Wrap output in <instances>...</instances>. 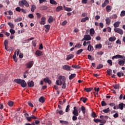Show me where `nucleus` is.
<instances>
[{"label":"nucleus","mask_w":125,"mask_h":125,"mask_svg":"<svg viewBox=\"0 0 125 125\" xmlns=\"http://www.w3.org/2000/svg\"><path fill=\"white\" fill-rule=\"evenodd\" d=\"M36 8V7L35 5H31V12H34Z\"/></svg>","instance_id":"nucleus-36"},{"label":"nucleus","mask_w":125,"mask_h":125,"mask_svg":"<svg viewBox=\"0 0 125 125\" xmlns=\"http://www.w3.org/2000/svg\"><path fill=\"white\" fill-rule=\"evenodd\" d=\"M89 20V17H86L84 18H83L81 19V21H81V22H85L86 21Z\"/></svg>","instance_id":"nucleus-22"},{"label":"nucleus","mask_w":125,"mask_h":125,"mask_svg":"<svg viewBox=\"0 0 125 125\" xmlns=\"http://www.w3.org/2000/svg\"><path fill=\"white\" fill-rule=\"evenodd\" d=\"M7 105L10 107H12L14 105V102L12 101H9L7 103Z\"/></svg>","instance_id":"nucleus-38"},{"label":"nucleus","mask_w":125,"mask_h":125,"mask_svg":"<svg viewBox=\"0 0 125 125\" xmlns=\"http://www.w3.org/2000/svg\"><path fill=\"white\" fill-rule=\"evenodd\" d=\"M69 107H70V106L69 105H67L65 109L66 112H69V111L70 110Z\"/></svg>","instance_id":"nucleus-50"},{"label":"nucleus","mask_w":125,"mask_h":125,"mask_svg":"<svg viewBox=\"0 0 125 125\" xmlns=\"http://www.w3.org/2000/svg\"><path fill=\"white\" fill-rule=\"evenodd\" d=\"M87 50L88 51H93V47L91 45V44H89L87 47Z\"/></svg>","instance_id":"nucleus-18"},{"label":"nucleus","mask_w":125,"mask_h":125,"mask_svg":"<svg viewBox=\"0 0 125 125\" xmlns=\"http://www.w3.org/2000/svg\"><path fill=\"white\" fill-rule=\"evenodd\" d=\"M36 55L38 57L42 56V52L40 50H37L36 51Z\"/></svg>","instance_id":"nucleus-15"},{"label":"nucleus","mask_w":125,"mask_h":125,"mask_svg":"<svg viewBox=\"0 0 125 125\" xmlns=\"http://www.w3.org/2000/svg\"><path fill=\"white\" fill-rule=\"evenodd\" d=\"M120 23H121V22L116 21L115 22L114 24H113V26H114L115 28H116V27H119V25Z\"/></svg>","instance_id":"nucleus-24"},{"label":"nucleus","mask_w":125,"mask_h":125,"mask_svg":"<svg viewBox=\"0 0 125 125\" xmlns=\"http://www.w3.org/2000/svg\"><path fill=\"white\" fill-rule=\"evenodd\" d=\"M43 81L44 83H48L49 84H52V81L51 80H49L48 78H46L43 79Z\"/></svg>","instance_id":"nucleus-11"},{"label":"nucleus","mask_w":125,"mask_h":125,"mask_svg":"<svg viewBox=\"0 0 125 125\" xmlns=\"http://www.w3.org/2000/svg\"><path fill=\"white\" fill-rule=\"evenodd\" d=\"M44 27H45V28L46 29H50V25L49 24H46L44 26Z\"/></svg>","instance_id":"nucleus-54"},{"label":"nucleus","mask_w":125,"mask_h":125,"mask_svg":"<svg viewBox=\"0 0 125 125\" xmlns=\"http://www.w3.org/2000/svg\"><path fill=\"white\" fill-rule=\"evenodd\" d=\"M107 63H108L110 65V66H112L113 65L112 61L111 60H108L107 61Z\"/></svg>","instance_id":"nucleus-46"},{"label":"nucleus","mask_w":125,"mask_h":125,"mask_svg":"<svg viewBox=\"0 0 125 125\" xmlns=\"http://www.w3.org/2000/svg\"><path fill=\"white\" fill-rule=\"evenodd\" d=\"M49 2H50V3L53 5L57 4V2L54 0H50Z\"/></svg>","instance_id":"nucleus-39"},{"label":"nucleus","mask_w":125,"mask_h":125,"mask_svg":"<svg viewBox=\"0 0 125 125\" xmlns=\"http://www.w3.org/2000/svg\"><path fill=\"white\" fill-rule=\"evenodd\" d=\"M118 64L120 65V66H123L125 64V61L123 60H118Z\"/></svg>","instance_id":"nucleus-16"},{"label":"nucleus","mask_w":125,"mask_h":125,"mask_svg":"<svg viewBox=\"0 0 125 125\" xmlns=\"http://www.w3.org/2000/svg\"><path fill=\"white\" fill-rule=\"evenodd\" d=\"M101 104H102V106H106V103L104 101H103L101 102Z\"/></svg>","instance_id":"nucleus-55"},{"label":"nucleus","mask_w":125,"mask_h":125,"mask_svg":"<svg viewBox=\"0 0 125 125\" xmlns=\"http://www.w3.org/2000/svg\"><path fill=\"white\" fill-rule=\"evenodd\" d=\"M62 10V6H59L58 7H56V11L57 12H60V11Z\"/></svg>","instance_id":"nucleus-26"},{"label":"nucleus","mask_w":125,"mask_h":125,"mask_svg":"<svg viewBox=\"0 0 125 125\" xmlns=\"http://www.w3.org/2000/svg\"><path fill=\"white\" fill-rule=\"evenodd\" d=\"M28 17H29V18H30L31 19H32L33 18H34V16L32 14H29L28 15Z\"/></svg>","instance_id":"nucleus-51"},{"label":"nucleus","mask_w":125,"mask_h":125,"mask_svg":"<svg viewBox=\"0 0 125 125\" xmlns=\"http://www.w3.org/2000/svg\"><path fill=\"white\" fill-rule=\"evenodd\" d=\"M83 51V49H80L79 50L77 51L76 54L77 55H80L81 53H82Z\"/></svg>","instance_id":"nucleus-45"},{"label":"nucleus","mask_w":125,"mask_h":125,"mask_svg":"<svg viewBox=\"0 0 125 125\" xmlns=\"http://www.w3.org/2000/svg\"><path fill=\"white\" fill-rule=\"evenodd\" d=\"M123 56H122L121 55L118 54V55H116L114 56H113V57H112V60H114L115 59L123 58Z\"/></svg>","instance_id":"nucleus-12"},{"label":"nucleus","mask_w":125,"mask_h":125,"mask_svg":"<svg viewBox=\"0 0 125 125\" xmlns=\"http://www.w3.org/2000/svg\"><path fill=\"white\" fill-rule=\"evenodd\" d=\"M39 102L41 103H44V97H41V98H39Z\"/></svg>","instance_id":"nucleus-35"},{"label":"nucleus","mask_w":125,"mask_h":125,"mask_svg":"<svg viewBox=\"0 0 125 125\" xmlns=\"http://www.w3.org/2000/svg\"><path fill=\"white\" fill-rule=\"evenodd\" d=\"M28 87H32L34 86V83L33 81H29L27 82V84Z\"/></svg>","instance_id":"nucleus-8"},{"label":"nucleus","mask_w":125,"mask_h":125,"mask_svg":"<svg viewBox=\"0 0 125 125\" xmlns=\"http://www.w3.org/2000/svg\"><path fill=\"white\" fill-rule=\"evenodd\" d=\"M64 10H65V11H66L67 12H71L72 11L71 8H69V7H65V8H64Z\"/></svg>","instance_id":"nucleus-47"},{"label":"nucleus","mask_w":125,"mask_h":125,"mask_svg":"<svg viewBox=\"0 0 125 125\" xmlns=\"http://www.w3.org/2000/svg\"><path fill=\"white\" fill-rule=\"evenodd\" d=\"M109 108L108 107L106 109H105L104 110H103V112H104V113H108L109 112Z\"/></svg>","instance_id":"nucleus-44"},{"label":"nucleus","mask_w":125,"mask_h":125,"mask_svg":"<svg viewBox=\"0 0 125 125\" xmlns=\"http://www.w3.org/2000/svg\"><path fill=\"white\" fill-rule=\"evenodd\" d=\"M109 0H105L103 4H102V7L103 8L105 7L107 5L109 4Z\"/></svg>","instance_id":"nucleus-13"},{"label":"nucleus","mask_w":125,"mask_h":125,"mask_svg":"<svg viewBox=\"0 0 125 125\" xmlns=\"http://www.w3.org/2000/svg\"><path fill=\"white\" fill-rule=\"evenodd\" d=\"M81 46H82L81 44L79 43V44H76V45L75 46V47L80 49L81 48Z\"/></svg>","instance_id":"nucleus-49"},{"label":"nucleus","mask_w":125,"mask_h":125,"mask_svg":"<svg viewBox=\"0 0 125 125\" xmlns=\"http://www.w3.org/2000/svg\"><path fill=\"white\" fill-rule=\"evenodd\" d=\"M74 56L72 54H71L70 55H68L67 57L66 58V61H68L71 60V59L74 58Z\"/></svg>","instance_id":"nucleus-14"},{"label":"nucleus","mask_w":125,"mask_h":125,"mask_svg":"<svg viewBox=\"0 0 125 125\" xmlns=\"http://www.w3.org/2000/svg\"><path fill=\"white\" fill-rule=\"evenodd\" d=\"M28 105H29L31 107H34V105H33L31 102H28Z\"/></svg>","instance_id":"nucleus-56"},{"label":"nucleus","mask_w":125,"mask_h":125,"mask_svg":"<svg viewBox=\"0 0 125 125\" xmlns=\"http://www.w3.org/2000/svg\"><path fill=\"white\" fill-rule=\"evenodd\" d=\"M117 75L119 77V78H121V76H124L125 74L124 73L119 72L118 73H117Z\"/></svg>","instance_id":"nucleus-34"},{"label":"nucleus","mask_w":125,"mask_h":125,"mask_svg":"<svg viewBox=\"0 0 125 125\" xmlns=\"http://www.w3.org/2000/svg\"><path fill=\"white\" fill-rule=\"evenodd\" d=\"M76 74H71V75H70L68 77V79H69L70 80H72L73 79H74L75 77H76Z\"/></svg>","instance_id":"nucleus-20"},{"label":"nucleus","mask_w":125,"mask_h":125,"mask_svg":"<svg viewBox=\"0 0 125 125\" xmlns=\"http://www.w3.org/2000/svg\"><path fill=\"white\" fill-rule=\"evenodd\" d=\"M22 21V18L21 17H19L18 18H16V19L14 20V21H15V22H18L19 21Z\"/></svg>","instance_id":"nucleus-33"},{"label":"nucleus","mask_w":125,"mask_h":125,"mask_svg":"<svg viewBox=\"0 0 125 125\" xmlns=\"http://www.w3.org/2000/svg\"><path fill=\"white\" fill-rule=\"evenodd\" d=\"M13 59H14V61L16 62H17V61H18V60L17 59L16 57H15V55L13 56Z\"/></svg>","instance_id":"nucleus-61"},{"label":"nucleus","mask_w":125,"mask_h":125,"mask_svg":"<svg viewBox=\"0 0 125 125\" xmlns=\"http://www.w3.org/2000/svg\"><path fill=\"white\" fill-rule=\"evenodd\" d=\"M87 57L88 60H90L91 61H93V59L90 55H88Z\"/></svg>","instance_id":"nucleus-59"},{"label":"nucleus","mask_w":125,"mask_h":125,"mask_svg":"<svg viewBox=\"0 0 125 125\" xmlns=\"http://www.w3.org/2000/svg\"><path fill=\"white\" fill-rule=\"evenodd\" d=\"M4 46H7V45L8 44V41H7V40L4 41Z\"/></svg>","instance_id":"nucleus-63"},{"label":"nucleus","mask_w":125,"mask_h":125,"mask_svg":"<svg viewBox=\"0 0 125 125\" xmlns=\"http://www.w3.org/2000/svg\"><path fill=\"white\" fill-rule=\"evenodd\" d=\"M8 25H9V26H10V28L12 29H14V25L13 23L11 22H8Z\"/></svg>","instance_id":"nucleus-41"},{"label":"nucleus","mask_w":125,"mask_h":125,"mask_svg":"<svg viewBox=\"0 0 125 125\" xmlns=\"http://www.w3.org/2000/svg\"><path fill=\"white\" fill-rule=\"evenodd\" d=\"M33 64H34V62L33 61H29L26 64V68H28L30 69V68H32Z\"/></svg>","instance_id":"nucleus-6"},{"label":"nucleus","mask_w":125,"mask_h":125,"mask_svg":"<svg viewBox=\"0 0 125 125\" xmlns=\"http://www.w3.org/2000/svg\"><path fill=\"white\" fill-rule=\"evenodd\" d=\"M91 40V38L89 35H84V38L83 39V40L86 41H90Z\"/></svg>","instance_id":"nucleus-7"},{"label":"nucleus","mask_w":125,"mask_h":125,"mask_svg":"<svg viewBox=\"0 0 125 125\" xmlns=\"http://www.w3.org/2000/svg\"><path fill=\"white\" fill-rule=\"evenodd\" d=\"M20 6L21 7H24V5L26 7H29L30 5L28 2L26 0H22L21 1H19V2Z\"/></svg>","instance_id":"nucleus-3"},{"label":"nucleus","mask_w":125,"mask_h":125,"mask_svg":"<svg viewBox=\"0 0 125 125\" xmlns=\"http://www.w3.org/2000/svg\"><path fill=\"white\" fill-rule=\"evenodd\" d=\"M77 116H73L72 117V120L73 121H76L77 120V117H76Z\"/></svg>","instance_id":"nucleus-62"},{"label":"nucleus","mask_w":125,"mask_h":125,"mask_svg":"<svg viewBox=\"0 0 125 125\" xmlns=\"http://www.w3.org/2000/svg\"><path fill=\"white\" fill-rule=\"evenodd\" d=\"M107 75L108 76H111L112 75V70L111 69H108V70L106 71Z\"/></svg>","instance_id":"nucleus-30"},{"label":"nucleus","mask_w":125,"mask_h":125,"mask_svg":"<svg viewBox=\"0 0 125 125\" xmlns=\"http://www.w3.org/2000/svg\"><path fill=\"white\" fill-rule=\"evenodd\" d=\"M90 35L92 36L95 34V30L94 29L92 28L89 30Z\"/></svg>","instance_id":"nucleus-29"},{"label":"nucleus","mask_w":125,"mask_h":125,"mask_svg":"<svg viewBox=\"0 0 125 125\" xmlns=\"http://www.w3.org/2000/svg\"><path fill=\"white\" fill-rule=\"evenodd\" d=\"M111 9H112V7L110 5H107L106 7V10L107 12H110L111 11Z\"/></svg>","instance_id":"nucleus-17"},{"label":"nucleus","mask_w":125,"mask_h":125,"mask_svg":"<svg viewBox=\"0 0 125 125\" xmlns=\"http://www.w3.org/2000/svg\"><path fill=\"white\" fill-rule=\"evenodd\" d=\"M25 119L26 120V121H27V122H32V118H31L30 117H25Z\"/></svg>","instance_id":"nucleus-42"},{"label":"nucleus","mask_w":125,"mask_h":125,"mask_svg":"<svg viewBox=\"0 0 125 125\" xmlns=\"http://www.w3.org/2000/svg\"><path fill=\"white\" fill-rule=\"evenodd\" d=\"M118 106L120 110H123V108H124V104L123 103L119 104Z\"/></svg>","instance_id":"nucleus-25"},{"label":"nucleus","mask_w":125,"mask_h":125,"mask_svg":"<svg viewBox=\"0 0 125 125\" xmlns=\"http://www.w3.org/2000/svg\"><path fill=\"white\" fill-rule=\"evenodd\" d=\"M14 83L20 84L22 88H25L27 86V83L24 80L18 79H14Z\"/></svg>","instance_id":"nucleus-2"},{"label":"nucleus","mask_w":125,"mask_h":125,"mask_svg":"<svg viewBox=\"0 0 125 125\" xmlns=\"http://www.w3.org/2000/svg\"><path fill=\"white\" fill-rule=\"evenodd\" d=\"M9 32H10L11 34H15V30L12 29H10V30H9Z\"/></svg>","instance_id":"nucleus-53"},{"label":"nucleus","mask_w":125,"mask_h":125,"mask_svg":"<svg viewBox=\"0 0 125 125\" xmlns=\"http://www.w3.org/2000/svg\"><path fill=\"white\" fill-rule=\"evenodd\" d=\"M39 23L41 25H44L46 23V22H45V21H41L39 22Z\"/></svg>","instance_id":"nucleus-64"},{"label":"nucleus","mask_w":125,"mask_h":125,"mask_svg":"<svg viewBox=\"0 0 125 125\" xmlns=\"http://www.w3.org/2000/svg\"><path fill=\"white\" fill-rule=\"evenodd\" d=\"M98 121H99V123H100L101 124H105L106 123L105 120H104V121L103 122L102 120L98 119Z\"/></svg>","instance_id":"nucleus-52"},{"label":"nucleus","mask_w":125,"mask_h":125,"mask_svg":"<svg viewBox=\"0 0 125 125\" xmlns=\"http://www.w3.org/2000/svg\"><path fill=\"white\" fill-rule=\"evenodd\" d=\"M79 112L78 111V110L76 109V106H74V107H73V111L72 112L73 114L74 115V116H78L79 115Z\"/></svg>","instance_id":"nucleus-10"},{"label":"nucleus","mask_w":125,"mask_h":125,"mask_svg":"<svg viewBox=\"0 0 125 125\" xmlns=\"http://www.w3.org/2000/svg\"><path fill=\"white\" fill-rule=\"evenodd\" d=\"M116 40V38L115 36H113V37H110L108 39V41L113 42H115V41Z\"/></svg>","instance_id":"nucleus-19"},{"label":"nucleus","mask_w":125,"mask_h":125,"mask_svg":"<svg viewBox=\"0 0 125 125\" xmlns=\"http://www.w3.org/2000/svg\"><path fill=\"white\" fill-rule=\"evenodd\" d=\"M80 101H83V103H85L87 101V98L86 97H81L80 98Z\"/></svg>","instance_id":"nucleus-21"},{"label":"nucleus","mask_w":125,"mask_h":125,"mask_svg":"<svg viewBox=\"0 0 125 125\" xmlns=\"http://www.w3.org/2000/svg\"><path fill=\"white\" fill-rule=\"evenodd\" d=\"M113 87L115 89H118L119 88V86L118 85L115 84L113 85Z\"/></svg>","instance_id":"nucleus-57"},{"label":"nucleus","mask_w":125,"mask_h":125,"mask_svg":"<svg viewBox=\"0 0 125 125\" xmlns=\"http://www.w3.org/2000/svg\"><path fill=\"white\" fill-rule=\"evenodd\" d=\"M21 10V8L19 7L16 8V11L18 12H20Z\"/></svg>","instance_id":"nucleus-58"},{"label":"nucleus","mask_w":125,"mask_h":125,"mask_svg":"<svg viewBox=\"0 0 125 125\" xmlns=\"http://www.w3.org/2000/svg\"><path fill=\"white\" fill-rule=\"evenodd\" d=\"M54 21V19L52 16H50L49 19L48 20V22L50 23H52L53 21Z\"/></svg>","instance_id":"nucleus-32"},{"label":"nucleus","mask_w":125,"mask_h":125,"mask_svg":"<svg viewBox=\"0 0 125 125\" xmlns=\"http://www.w3.org/2000/svg\"><path fill=\"white\" fill-rule=\"evenodd\" d=\"M125 16V11H122L121 13H120L121 17H124Z\"/></svg>","instance_id":"nucleus-48"},{"label":"nucleus","mask_w":125,"mask_h":125,"mask_svg":"<svg viewBox=\"0 0 125 125\" xmlns=\"http://www.w3.org/2000/svg\"><path fill=\"white\" fill-rule=\"evenodd\" d=\"M56 113H59L60 115H62L64 114L62 110L59 111V110H56Z\"/></svg>","instance_id":"nucleus-40"},{"label":"nucleus","mask_w":125,"mask_h":125,"mask_svg":"<svg viewBox=\"0 0 125 125\" xmlns=\"http://www.w3.org/2000/svg\"><path fill=\"white\" fill-rule=\"evenodd\" d=\"M105 21L107 25H109L110 23H111V20L109 18H107L105 19Z\"/></svg>","instance_id":"nucleus-31"},{"label":"nucleus","mask_w":125,"mask_h":125,"mask_svg":"<svg viewBox=\"0 0 125 125\" xmlns=\"http://www.w3.org/2000/svg\"><path fill=\"white\" fill-rule=\"evenodd\" d=\"M62 69L64 70L69 71L71 70V66L68 65H63Z\"/></svg>","instance_id":"nucleus-9"},{"label":"nucleus","mask_w":125,"mask_h":125,"mask_svg":"<svg viewBox=\"0 0 125 125\" xmlns=\"http://www.w3.org/2000/svg\"><path fill=\"white\" fill-rule=\"evenodd\" d=\"M75 109L78 111L79 113H81V111H83V114H85V107L84 106H82L81 107H76Z\"/></svg>","instance_id":"nucleus-4"},{"label":"nucleus","mask_w":125,"mask_h":125,"mask_svg":"<svg viewBox=\"0 0 125 125\" xmlns=\"http://www.w3.org/2000/svg\"><path fill=\"white\" fill-rule=\"evenodd\" d=\"M93 90V87H90V88H85L84 90L86 91V92L89 93L91 91H92Z\"/></svg>","instance_id":"nucleus-23"},{"label":"nucleus","mask_w":125,"mask_h":125,"mask_svg":"<svg viewBox=\"0 0 125 125\" xmlns=\"http://www.w3.org/2000/svg\"><path fill=\"white\" fill-rule=\"evenodd\" d=\"M36 16H37L38 19H40L41 17V14L40 13H37L36 14Z\"/></svg>","instance_id":"nucleus-60"},{"label":"nucleus","mask_w":125,"mask_h":125,"mask_svg":"<svg viewBox=\"0 0 125 125\" xmlns=\"http://www.w3.org/2000/svg\"><path fill=\"white\" fill-rule=\"evenodd\" d=\"M104 65L102 64H100L97 66L96 69H101L103 67Z\"/></svg>","instance_id":"nucleus-43"},{"label":"nucleus","mask_w":125,"mask_h":125,"mask_svg":"<svg viewBox=\"0 0 125 125\" xmlns=\"http://www.w3.org/2000/svg\"><path fill=\"white\" fill-rule=\"evenodd\" d=\"M114 32L115 33H118L121 35H123L124 34V32L123 30L119 28H114Z\"/></svg>","instance_id":"nucleus-5"},{"label":"nucleus","mask_w":125,"mask_h":125,"mask_svg":"<svg viewBox=\"0 0 125 125\" xmlns=\"http://www.w3.org/2000/svg\"><path fill=\"white\" fill-rule=\"evenodd\" d=\"M60 123H61L63 125H68L69 124V123L65 121H60Z\"/></svg>","instance_id":"nucleus-37"},{"label":"nucleus","mask_w":125,"mask_h":125,"mask_svg":"<svg viewBox=\"0 0 125 125\" xmlns=\"http://www.w3.org/2000/svg\"><path fill=\"white\" fill-rule=\"evenodd\" d=\"M102 48V44L101 43L96 44L95 46V48L96 49H101Z\"/></svg>","instance_id":"nucleus-28"},{"label":"nucleus","mask_w":125,"mask_h":125,"mask_svg":"<svg viewBox=\"0 0 125 125\" xmlns=\"http://www.w3.org/2000/svg\"><path fill=\"white\" fill-rule=\"evenodd\" d=\"M40 9H41V11L46 10L47 9V6L42 5L40 7Z\"/></svg>","instance_id":"nucleus-27"},{"label":"nucleus","mask_w":125,"mask_h":125,"mask_svg":"<svg viewBox=\"0 0 125 125\" xmlns=\"http://www.w3.org/2000/svg\"><path fill=\"white\" fill-rule=\"evenodd\" d=\"M58 80H59L56 81V84L59 86H61V85L62 84V88L65 89L66 88L65 77L64 76H62V75H60L59 77H58Z\"/></svg>","instance_id":"nucleus-1"}]
</instances>
